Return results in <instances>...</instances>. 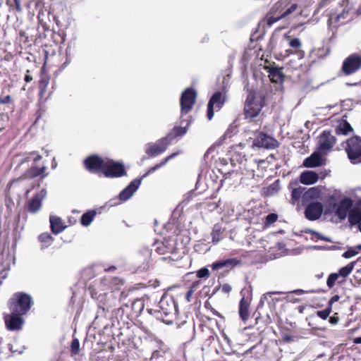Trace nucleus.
Returning a JSON list of instances; mask_svg holds the SVG:
<instances>
[{
  "label": "nucleus",
  "instance_id": "58836bf2",
  "mask_svg": "<svg viewBox=\"0 0 361 361\" xmlns=\"http://www.w3.org/2000/svg\"><path fill=\"white\" fill-rule=\"evenodd\" d=\"M224 230L219 225H214L212 232L213 243H218L222 239V234Z\"/></svg>",
  "mask_w": 361,
  "mask_h": 361
},
{
  "label": "nucleus",
  "instance_id": "e2e57ef3",
  "mask_svg": "<svg viewBox=\"0 0 361 361\" xmlns=\"http://www.w3.org/2000/svg\"><path fill=\"white\" fill-rule=\"evenodd\" d=\"M354 343L357 344H361V337H357L354 339Z\"/></svg>",
  "mask_w": 361,
  "mask_h": 361
},
{
  "label": "nucleus",
  "instance_id": "dca6fc26",
  "mask_svg": "<svg viewBox=\"0 0 361 361\" xmlns=\"http://www.w3.org/2000/svg\"><path fill=\"white\" fill-rule=\"evenodd\" d=\"M306 204L305 209V218L310 221L319 219L324 212L323 204L319 202H312Z\"/></svg>",
  "mask_w": 361,
  "mask_h": 361
},
{
  "label": "nucleus",
  "instance_id": "4468645a",
  "mask_svg": "<svg viewBox=\"0 0 361 361\" xmlns=\"http://www.w3.org/2000/svg\"><path fill=\"white\" fill-rule=\"evenodd\" d=\"M170 144L164 137L157 140L156 142L148 143L146 146L145 153L149 158H153L164 153Z\"/></svg>",
  "mask_w": 361,
  "mask_h": 361
},
{
  "label": "nucleus",
  "instance_id": "2eb2a0df",
  "mask_svg": "<svg viewBox=\"0 0 361 361\" xmlns=\"http://www.w3.org/2000/svg\"><path fill=\"white\" fill-rule=\"evenodd\" d=\"M189 126L190 122L188 121L181 120L178 124L176 123L173 128L164 137L171 145L173 140L185 135L189 129Z\"/></svg>",
  "mask_w": 361,
  "mask_h": 361
},
{
  "label": "nucleus",
  "instance_id": "de8ad7c7",
  "mask_svg": "<svg viewBox=\"0 0 361 361\" xmlns=\"http://www.w3.org/2000/svg\"><path fill=\"white\" fill-rule=\"evenodd\" d=\"M210 275L209 269L203 267L197 271V276L200 279H207Z\"/></svg>",
  "mask_w": 361,
  "mask_h": 361
},
{
  "label": "nucleus",
  "instance_id": "6ab92c4d",
  "mask_svg": "<svg viewBox=\"0 0 361 361\" xmlns=\"http://www.w3.org/2000/svg\"><path fill=\"white\" fill-rule=\"evenodd\" d=\"M92 297L96 298L98 300L99 307L102 309L103 312H109L110 309L116 305V298L114 294L104 293L99 295L98 297L96 296V293L92 291Z\"/></svg>",
  "mask_w": 361,
  "mask_h": 361
},
{
  "label": "nucleus",
  "instance_id": "338daca9",
  "mask_svg": "<svg viewBox=\"0 0 361 361\" xmlns=\"http://www.w3.org/2000/svg\"><path fill=\"white\" fill-rule=\"evenodd\" d=\"M331 1V0H322V4L323 5H326V4H328Z\"/></svg>",
  "mask_w": 361,
  "mask_h": 361
},
{
  "label": "nucleus",
  "instance_id": "79ce46f5",
  "mask_svg": "<svg viewBox=\"0 0 361 361\" xmlns=\"http://www.w3.org/2000/svg\"><path fill=\"white\" fill-rule=\"evenodd\" d=\"M280 293L279 292H268L263 295L262 300H266L269 305L271 304L275 305L276 302L280 301V298H273L272 295L274 294Z\"/></svg>",
  "mask_w": 361,
  "mask_h": 361
},
{
  "label": "nucleus",
  "instance_id": "6e6552de",
  "mask_svg": "<svg viewBox=\"0 0 361 361\" xmlns=\"http://www.w3.org/2000/svg\"><path fill=\"white\" fill-rule=\"evenodd\" d=\"M102 174L106 178H115L126 176L127 171L123 163L106 158Z\"/></svg>",
  "mask_w": 361,
  "mask_h": 361
},
{
  "label": "nucleus",
  "instance_id": "8fccbe9b",
  "mask_svg": "<svg viewBox=\"0 0 361 361\" xmlns=\"http://www.w3.org/2000/svg\"><path fill=\"white\" fill-rule=\"evenodd\" d=\"M201 284L202 281L200 280L193 281L190 286L189 287L190 293L195 292L200 288Z\"/></svg>",
  "mask_w": 361,
  "mask_h": 361
},
{
  "label": "nucleus",
  "instance_id": "052dcab7",
  "mask_svg": "<svg viewBox=\"0 0 361 361\" xmlns=\"http://www.w3.org/2000/svg\"><path fill=\"white\" fill-rule=\"evenodd\" d=\"M116 269V267L115 266H110L108 268H106L104 270L105 271H111Z\"/></svg>",
  "mask_w": 361,
  "mask_h": 361
},
{
  "label": "nucleus",
  "instance_id": "393cba45",
  "mask_svg": "<svg viewBox=\"0 0 361 361\" xmlns=\"http://www.w3.org/2000/svg\"><path fill=\"white\" fill-rule=\"evenodd\" d=\"M242 262L237 258H231L225 260H219L212 264L213 270H219L222 268H226L228 270L231 269L237 266L241 265Z\"/></svg>",
  "mask_w": 361,
  "mask_h": 361
},
{
  "label": "nucleus",
  "instance_id": "13d9d810",
  "mask_svg": "<svg viewBox=\"0 0 361 361\" xmlns=\"http://www.w3.org/2000/svg\"><path fill=\"white\" fill-rule=\"evenodd\" d=\"M30 70H27L26 71V74H25V78H24V80H25V81L26 82H31L33 80V78L30 75Z\"/></svg>",
  "mask_w": 361,
  "mask_h": 361
},
{
  "label": "nucleus",
  "instance_id": "4be33fe9",
  "mask_svg": "<svg viewBox=\"0 0 361 361\" xmlns=\"http://www.w3.org/2000/svg\"><path fill=\"white\" fill-rule=\"evenodd\" d=\"M47 195L45 189H42L39 192L35 194L29 201L27 202V209L30 213L35 214L38 212L42 205V201Z\"/></svg>",
  "mask_w": 361,
  "mask_h": 361
},
{
  "label": "nucleus",
  "instance_id": "473e14b6",
  "mask_svg": "<svg viewBox=\"0 0 361 361\" xmlns=\"http://www.w3.org/2000/svg\"><path fill=\"white\" fill-rule=\"evenodd\" d=\"M131 310L133 314L138 315L141 314L145 307L144 300L141 298H135L131 301Z\"/></svg>",
  "mask_w": 361,
  "mask_h": 361
},
{
  "label": "nucleus",
  "instance_id": "7ed1b4c3",
  "mask_svg": "<svg viewBox=\"0 0 361 361\" xmlns=\"http://www.w3.org/2000/svg\"><path fill=\"white\" fill-rule=\"evenodd\" d=\"M178 154V152H173L169 154L165 157L160 163L149 168L146 173H145L140 178L133 180L130 184L120 192L118 198H115L109 201V205L114 206L118 204L121 202H124L130 199L140 185L143 178H146L149 174L154 173L155 171L166 164L171 159L176 157Z\"/></svg>",
  "mask_w": 361,
  "mask_h": 361
},
{
  "label": "nucleus",
  "instance_id": "e433bc0d",
  "mask_svg": "<svg viewBox=\"0 0 361 361\" xmlns=\"http://www.w3.org/2000/svg\"><path fill=\"white\" fill-rule=\"evenodd\" d=\"M305 190V188L303 187H298L296 188H293L291 192V200L290 203L292 204H295L296 203H298L300 199L302 198V195Z\"/></svg>",
  "mask_w": 361,
  "mask_h": 361
},
{
  "label": "nucleus",
  "instance_id": "09e8293b",
  "mask_svg": "<svg viewBox=\"0 0 361 361\" xmlns=\"http://www.w3.org/2000/svg\"><path fill=\"white\" fill-rule=\"evenodd\" d=\"M71 61V47L68 46L66 49V61L62 65L61 68H64L66 67Z\"/></svg>",
  "mask_w": 361,
  "mask_h": 361
},
{
  "label": "nucleus",
  "instance_id": "49530a36",
  "mask_svg": "<svg viewBox=\"0 0 361 361\" xmlns=\"http://www.w3.org/2000/svg\"><path fill=\"white\" fill-rule=\"evenodd\" d=\"M277 219L278 215L276 214L270 213L266 216L264 224L266 226H269L274 223H275L277 221Z\"/></svg>",
  "mask_w": 361,
  "mask_h": 361
},
{
  "label": "nucleus",
  "instance_id": "f3484780",
  "mask_svg": "<svg viewBox=\"0 0 361 361\" xmlns=\"http://www.w3.org/2000/svg\"><path fill=\"white\" fill-rule=\"evenodd\" d=\"M38 33L35 32L34 28H28L27 31H19V41L25 47H30L32 45L39 44Z\"/></svg>",
  "mask_w": 361,
  "mask_h": 361
},
{
  "label": "nucleus",
  "instance_id": "37998d69",
  "mask_svg": "<svg viewBox=\"0 0 361 361\" xmlns=\"http://www.w3.org/2000/svg\"><path fill=\"white\" fill-rule=\"evenodd\" d=\"M52 38L53 41L55 44H62L65 42L66 35L63 32H56L55 31L52 32Z\"/></svg>",
  "mask_w": 361,
  "mask_h": 361
},
{
  "label": "nucleus",
  "instance_id": "4c0bfd02",
  "mask_svg": "<svg viewBox=\"0 0 361 361\" xmlns=\"http://www.w3.org/2000/svg\"><path fill=\"white\" fill-rule=\"evenodd\" d=\"M97 212L95 210H90L84 213L80 219V223L84 226H89L93 221Z\"/></svg>",
  "mask_w": 361,
  "mask_h": 361
},
{
  "label": "nucleus",
  "instance_id": "a878e982",
  "mask_svg": "<svg viewBox=\"0 0 361 361\" xmlns=\"http://www.w3.org/2000/svg\"><path fill=\"white\" fill-rule=\"evenodd\" d=\"M251 298L243 295L239 303V316L243 322H246L250 317V306Z\"/></svg>",
  "mask_w": 361,
  "mask_h": 361
},
{
  "label": "nucleus",
  "instance_id": "5701e85b",
  "mask_svg": "<svg viewBox=\"0 0 361 361\" xmlns=\"http://www.w3.org/2000/svg\"><path fill=\"white\" fill-rule=\"evenodd\" d=\"M285 38L288 42V45L293 49L294 50H286L288 52V55L289 54H295L299 59H303L305 56V51L301 49L302 48V42L299 38L294 37L292 38L290 36L285 35Z\"/></svg>",
  "mask_w": 361,
  "mask_h": 361
},
{
  "label": "nucleus",
  "instance_id": "5fc2aeb1",
  "mask_svg": "<svg viewBox=\"0 0 361 361\" xmlns=\"http://www.w3.org/2000/svg\"><path fill=\"white\" fill-rule=\"evenodd\" d=\"M29 155L30 156H32V155H35L34 158H33V161L35 163L37 162L38 161L41 160L42 159V156L38 154H36L35 152H30L29 153Z\"/></svg>",
  "mask_w": 361,
  "mask_h": 361
},
{
  "label": "nucleus",
  "instance_id": "a211bd4d",
  "mask_svg": "<svg viewBox=\"0 0 361 361\" xmlns=\"http://www.w3.org/2000/svg\"><path fill=\"white\" fill-rule=\"evenodd\" d=\"M226 101L225 96L221 92H216L210 98L207 104V116L209 120H211L214 114V106H216L217 109H221Z\"/></svg>",
  "mask_w": 361,
  "mask_h": 361
},
{
  "label": "nucleus",
  "instance_id": "4d7b16f0",
  "mask_svg": "<svg viewBox=\"0 0 361 361\" xmlns=\"http://www.w3.org/2000/svg\"><path fill=\"white\" fill-rule=\"evenodd\" d=\"M282 340L285 343H290L293 341V336L290 335H283L282 336Z\"/></svg>",
  "mask_w": 361,
  "mask_h": 361
},
{
  "label": "nucleus",
  "instance_id": "aec40b11",
  "mask_svg": "<svg viewBox=\"0 0 361 361\" xmlns=\"http://www.w3.org/2000/svg\"><path fill=\"white\" fill-rule=\"evenodd\" d=\"M254 144L259 147L266 149H276L279 146V142L274 137L264 132H259L255 139Z\"/></svg>",
  "mask_w": 361,
  "mask_h": 361
},
{
  "label": "nucleus",
  "instance_id": "ea45409f",
  "mask_svg": "<svg viewBox=\"0 0 361 361\" xmlns=\"http://www.w3.org/2000/svg\"><path fill=\"white\" fill-rule=\"evenodd\" d=\"M353 130L352 126L350 124L346 121H344L343 123H340L338 128H336V133H341L343 135H348L349 133L352 132Z\"/></svg>",
  "mask_w": 361,
  "mask_h": 361
},
{
  "label": "nucleus",
  "instance_id": "bb28decb",
  "mask_svg": "<svg viewBox=\"0 0 361 361\" xmlns=\"http://www.w3.org/2000/svg\"><path fill=\"white\" fill-rule=\"evenodd\" d=\"M268 69L269 78L274 83H281L284 80V74L283 73V68L279 67H266Z\"/></svg>",
  "mask_w": 361,
  "mask_h": 361
},
{
  "label": "nucleus",
  "instance_id": "680f3d73",
  "mask_svg": "<svg viewBox=\"0 0 361 361\" xmlns=\"http://www.w3.org/2000/svg\"><path fill=\"white\" fill-rule=\"evenodd\" d=\"M211 311L212 312V313L214 314V315H216V316H219V317H221V315L220 314L219 312H218L216 310H215L214 308L211 307Z\"/></svg>",
  "mask_w": 361,
  "mask_h": 361
},
{
  "label": "nucleus",
  "instance_id": "c03bdc74",
  "mask_svg": "<svg viewBox=\"0 0 361 361\" xmlns=\"http://www.w3.org/2000/svg\"><path fill=\"white\" fill-rule=\"evenodd\" d=\"M80 352V342L76 338H74L71 344V355H76Z\"/></svg>",
  "mask_w": 361,
  "mask_h": 361
},
{
  "label": "nucleus",
  "instance_id": "a19ab883",
  "mask_svg": "<svg viewBox=\"0 0 361 361\" xmlns=\"http://www.w3.org/2000/svg\"><path fill=\"white\" fill-rule=\"evenodd\" d=\"M359 250H361V245L349 247L345 252H344L342 254V257L345 259L351 258L357 255L359 253Z\"/></svg>",
  "mask_w": 361,
  "mask_h": 361
},
{
  "label": "nucleus",
  "instance_id": "ddd939ff",
  "mask_svg": "<svg viewBox=\"0 0 361 361\" xmlns=\"http://www.w3.org/2000/svg\"><path fill=\"white\" fill-rule=\"evenodd\" d=\"M106 159L97 154H91L83 160L85 169L92 173H103Z\"/></svg>",
  "mask_w": 361,
  "mask_h": 361
},
{
  "label": "nucleus",
  "instance_id": "7c9ffc66",
  "mask_svg": "<svg viewBox=\"0 0 361 361\" xmlns=\"http://www.w3.org/2000/svg\"><path fill=\"white\" fill-rule=\"evenodd\" d=\"M322 157L318 153H313L304 160L303 165L307 168H314L322 165Z\"/></svg>",
  "mask_w": 361,
  "mask_h": 361
},
{
  "label": "nucleus",
  "instance_id": "c9c22d12",
  "mask_svg": "<svg viewBox=\"0 0 361 361\" xmlns=\"http://www.w3.org/2000/svg\"><path fill=\"white\" fill-rule=\"evenodd\" d=\"M38 240L42 244V247L47 248L53 243L54 239L50 233H43L38 236Z\"/></svg>",
  "mask_w": 361,
  "mask_h": 361
},
{
  "label": "nucleus",
  "instance_id": "1a4fd4ad",
  "mask_svg": "<svg viewBox=\"0 0 361 361\" xmlns=\"http://www.w3.org/2000/svg\"><path fill=\"white\" fill-rule=\"evenodd\" d=\"M48 174L49 173H47V167L45 166H42L41 167L32 166L27 169L22 176L12 180L10 185L16 187L18 186L20 182L25 180L34 179L38 176H39L41 179H44L48 176Z\"/></svg>",
  "mask_w": 361,
  "mask_h": 361
},
{
  "label": "nucleus",
  "instance_id": "6e6d98bb",
  "mask_svg": "<svg viewBox=\"0 0 361 361\" xmlns=\"http://www.w3.org/2000/svg\"><path fill=\"white\" fill-rule=\"evenodd\" d=\"M231 286L228 284V283H225L222 286V291L225 293H228L231 291Z\"/></svg>",
  "mask_w": 361,
  "mask_h": 361
},
{
  "label": "nucleus",
  "instance_id": "20e7f679",
  "mask_svg": "<svg viewBox=\"0 0 361 361\" xmlns=\"http://www.w3.org/2000/svg\"><path fill=\"white\" fill-rule=\"evenodd\" d=\"M336 216L341 220L348 216L350 225H358V229L361 232V200L356 202L353 207V201L350 197L341 200L336 210Z\"/></svg>",
  "mask_w": 361,
  "mask_h": 361
},
{
  "label": "nucleus",
  "instance_id": "b1692460",
  "mask_svg": "<svg viewBox=\"0 0 361 361\" xmlns=\"http://www.w3.org/2000/svg\"><path fill=\"white\" fill-rule=\"evenodd\" d=\"M336 143V138L331 133L324 130L320 135L319 149L322 152L330 150Z\"/></svg>",
  "mask_w": 361,
  "mask_h": 361
},
{
  "label": "nucleus",
  "instance_id": "423d86ee",
  "mask_svg": "<svg viewBox=\"0 0 361 361\" xmlns=\"http://www.w3.org/2000/svg\"><path fill=\"white\" fill-rule=\"evenodd\" d=\"M159 307L164 315L163 321L167 324H172L178 313V306L173 297L169 295H163L159 301Z\"/></svg>",
  "mask_w": 361,
  "mask_h": 361
},
{
  "label": "nucleus",
  "instance_id": "cd10ccee",
  "mask_svg": "<svg viewBox=\"0 0 361 361\" xmlns=\"http://www.w3.org/2000/svg\"><path fill=\"white\" fill-rule=\"evenodd\" d=\"M348 15V12L345 11H343L339 14H331L327 20L328 25L334 27H338L341 24L344 23V21H341V20L346 19Z\"/></svg>",
  "mask_w": 361,
  "mask_h": 361
},
{
  "label": "nucleus",
  "instance_id": "c85d7f7f",
  "mask_svg": "<svg viewBox=\"0 0 361 361\" xmlns=\"http://www.w3.org/2000/svg\"><path fill=\"white\" fill-rule=\"evenodd\" d=\"M319 175L312 171H303L300 176V180L302 184L312 185L317 182Z\"/></svg>",
  "mask_w": 361,
  "mask_h": 361
},
{
  "label": "nucleus",
  "instance_id": "bf43d9fd",
  "mask_svg": "<svg viewBox=\"0 0 361 361\" xmlns=\"http://www.w3.org/2000/svg\"><path fill=\"white\" fill-rule=\"evenodd\" d=\"M13 1H14L16 7V10L20 11L21 10V1L20 0H13Z\"/></svg>",
  "mask_w": 361,
  "mask_h": 361
},
{
  "label": "nucleus",
  "instance_id": "a18cd8bd",
  "mask_svg": "<svg viewBox=\"0 0 361 361\" xmlns=\"http://www.w3.org/2000/svg\"><path fill=\"white\" fill-rule=\"evenodd\" d=\"M331 307L327 305L324 310L317 311L316 314L322 319H326L331 312Z\"/></svg>",
  "mask_w": 361,
  "mask_h": 361
},
{
  "label": "nucleus",
  "instance_id": "0eeeda50",
  "mask_svg": "<svg viewBox=\"0 0 361 361\" xmlns=\"http://www.w3.org/2000/svg\"><path fill=\"white\" fill-rule=\"evenodd\" d=\"M348 157L353 164L361 163V137L355 135L347 140L345 148Z\"/></svg>",
  "mask_w": 361,
  "mask_h": 361
},
{
  "label": "nucleus",
  "instance_id": "c756f323",
  "mask_svg": "<svg viewBox=\"0 0 361 361\" xmlns=\"http://www.w3.org/2000/svg\"><path fill=\"white\" fill-rule=\"evenodd\" d=\"M321 195V190L319 187H312L304 192L302 195V203L306 204L309 202L318 199Z\"/></svg>",
  "mask_w": 361,
  "mask_h": 361
},
{
  "label": "nucleus",
  "instance_id": "412c9836",
  "mask_svg": "<svg viewBox=\"0 0 361 361\" xmlns=\"http://www.w3.org/2000/svg\"><path fill=\"white\" fill-rule=\"evenodd\" d=\"M17 312H11V314L4 315L6 327L9 331H18L21 329L24 320Z\"/></svg>",
  "mask_w": 361,
  "mask_h": 361
},
{
  "label": "nucleus",
  "instance_id": "2f4dec72",
  "mask_svg": "<svg viewBox=\"0 0 361 361\" xmlns=\"http://www.w3.org/2000/svg\"><path fill=\"white\" fill-rule=\"evenodd\" d=\"M51 231L54 234L61 233L65 228L63 221L60 217L56 216H50L49 217Z\"/></svg>",
  "mask_w": 361,
  "mask_h": 361
},
{
  "label": "nucleus",
  "instance_id": "f03ea898",
  "mask_svg": "<svg viewBox=\"0 0 361 361\" xmlns=\"http://www.w3.org/2000/svg\"><path fill=\"white\" fill-rule=\"evenodd\" d=\"M298 8V4L291 0H277L271 6L266 16L259 22V25L271 27L275 23L288 17Z\"/></svg>",
  "mask_w": 361,
  "mask_h": 361
},
{
  "label": "nucleus",
  "instance_id": "39448f33",
  "mask_svg": "<svg viewBox=\"0 0 361 361\" xmlns=\"http://www.w3.org/2000/svg\"><path fill=\"white\" fill-rule=\"evenodd\" d=\"M32 305L33 301L31 296L23 292L14 293L8 303L11 312H17L20 315L25 314Z\"/></svg>",
  "mask_w": 361,
  "mask_h": 361
},
{
  "label": "nucleus",
  "instance_id": "0e129e2a",
  "mask_svg": "<svg viewBox=\"0 0 361 361\" xmlns=\"http://www.w3.org/2000/svg\"><path fill=\"white\" fill-rule=\"evenodd\" d=\"M193 293H190V290L188 289L187 293H186V298L188 301H190V298Z\"/></svg>",
  "mask_w": 361,
  "mask_h": 361
},
{
  "label": "nucleus",
  "instance_id": "9b49d317",
  "mask_svg": "<svg viewBox=\"0 0 361 361\" xmlns=\"http://www.w3.org/2000/svg\"><path fill=\"white\" fill-rule=\"evenodd\" d=\"M197 98V92L192 87L186 88L181 94L180 106L181 115H186L193 108Z\"/></svg>",
  "mask_w": 361,
  "mask_h": 361
},
{
  "label": "nucleus",
  "instance_id": "3c124183",
  "mask_svg": "<svg viewBox=\"0 0 361 361\" xmlns=\"http://www.w3.org/2000/svg\"><path fill=\"white\" fill-rule=\"evenodd\" d=\"M13 102V99L11 95L0 96V104H7Z\"/></svg>",
  "mask_w": 361,
  "mask_h": 361
},
{
  "label": "nucleus",
  "instance_id": "f257e3e1",
  "mask_svg": "<svg viewBox=\"0 0 361 361\" xmlns=\"http://www.w3.org/2000/svg\"><path fill=\"white\" fill-rule=\"evenodd\" d=\"M267 94L262 90H250L248 91L243 108L244 118L248 123H254L260 126L263 118L260 113L266 105Z\"/></svg>",
  "mask_w": 361,
  "mask_h": 361
},
{
  "label": "nucleus",
  "instance_id": "774afa93",
  "mask_svg": "<svg viewBox=\"0 0 361 361\" xmlns=\"http://www.w3.org/2000/svg\"><path fill=\"white\" fill-rule=\"evenodd\" d=\"M159 285V281H157V280H156V281H154V283L153 284V286H154V287H157V286H158Z\"/></svg>",
  "mask_w": 361,
  "mask_h": 361
},
{
  "label": "nucleus",
  "instance_id": "864d4df0",
  "mask_svg": "<svg viewBox=\"0 0 361 361\" xmlns=\"http://www.w3.org/2000/svg\"><path fill=\"white\" fill-rule=\"evenodd\" d=\"M336 315H337V313H335L334 316L329 317V322L331 324H336L338 322L339 318Z\"/></svg>",
  "mask_w": 361,
  "mask_h": 361
},
{
  "label": "nucleus",
  "instance_id": "f8f14e48",
  "mask_svg": "<svg viewBox=\"0 0 361 361\" xmlns=\"http://www.w3.org/2000/svg\"><path fill=\"white\" fill-rule=\"evenodd\" d=\"M361 68V55L352 54L346 57L342 64L341 72L345 75H350Z\"/></svg>",
  "mask_w": 361,
  "mask_h": 361
},
{
  "label": "nucleus",
  "instance_id": "f704fd0d",
  "mask_svg": "<svg viewBox=\"0 0 361 361\" xmlns=\"http://www.w3.org/2000/svg\"><path fill=\"white\" fill-rule=\"evenodd\" d=\"M49 77L44 73H42L40 75V80L39 81V95L42 97L46 91L47 86L49 83Z\"/></svg>",
  "mask_w": 361,
  "mask_h": 361
},
{
  "label": "nucleus",
  "instance_id": "9d476101",
  "mask_svg": "<svg viewBox=\"0 0 361 361\" xmlns=\"http://www.w3.org/2000/svg\"><path fill=\"white\" fill-rule=\"evenodd\" d=\"M356 262V261L351 262L346 266L340 268L338 272L330 274L326 280V285L329 288H332L335 286L336 281L338 283H343L345 281V279L353 271Z\"/></svg>",
  "mask_w": 361,
  "mask_h": 361
},
{
  "label": "nucleus",
  "instance_id": "72a5a7b5",
  "mask_svg": "<svg viewBox=\"0 0 361 361\" xmlns=\"http://www.w3.org/2000/svg\"><path fill=\"white\" fill-rule=\"evenodd\" d=\"M154 250L158 255L171 252V248L163 241L156 240L153 244Z\"/></svg>",
  "mask_w": 361,
  "mask_h": 361
},
{
  "label": "nucleus",
  "instance_id": "69168bd1",
  "mask_svg": "<svg viewBox=\"0 0 361 361\" xmlns=\"http://www.w3.org/2000/svg\"><path fill=\"white\" fill-rule=\"evenodd\" d=\"M268 190H274L275 192L277 191V190L276 189L275 185L274 184L269 185V187L268 188Z\"/></svg>",
  "mask_w": 361,
  "mask_h": 361
},
{
  "label": "nucleus",
  "instance_id": "603ef678",
  "mask_svg": "<svg viewBox=\"0 0 361 361\" xmlns=\"http://www.w3.org/2000/svg\"><path fill=\"white\" fill-rule=\"evenodd\" d=\"M339 298H340V296H339V295H335L332 296V297L331 298V299L329 300V302H328L327 305H328L329 307H331V308L332 309L333 304H334V302H336L338 301Z\"/></svg>",
  "mask_w": 361,
  "mask_h": 361
}]
</instances>
